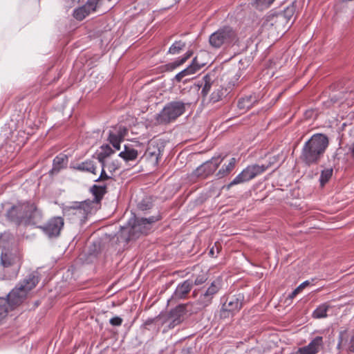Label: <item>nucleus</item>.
<instances>
[{
  "label": "nucleus",
  "mask_w": 354,
  "mask_h": 354,
  "mask_svg": "<svg viewBox=\"0 0 354 354\" xmlns=\"http://www.w3.org/2000/svg\"><path fill=\"white\" fill-rule=\"evenodd\" d=\"M214 82V75L207 74L199 82L198 86L202 87L201 95L203 97H206L209 93L212 86Z\"/></svg>",
  "instance_id": "obj_20"
},
{
  "label": "nucleus",
  "mask_w": 354,
  "mask_h": 354,
  "mask_svg": "<svg viewBox=\"0 0 354 354\" xmlns=\"http://www.w3.org/2000/svg\"><path fill=\"white\" fill-rule=\"evenodd\" d=\"M193 288L192 279H187L178 285L172 297L171 300L185 299Z\"/></svg>",
  "instance_id": "obj_18"
},
{
  "label": "nucleus",
  "mask_w": 354,
  "mask_h": 354,
  "mask_svg": "<svg viewBox=\"0 0 354 354\" xmlns=\"http://www.w3.org/2000/svg\"><path fill=\"white\" fill-rule=\"evenodd\" d=\"M295 12L293 6L288 7L283 12L278 13V15H282L286 19V24L290 19Z\"/></svg>",
  "instance_id": "obj_39"
},
{
  "label": "nucleus",
  "mask_w": 354,
  "mask_h": 354,
  "mask_svg": "<svg viewBox=\"0 0 354 354\" xmlns=\"http://www.w3.org/2000/svg\"><path fill=\"white\" fill-rule=\"evenodd\" d=\"M299 293V290L296 288L288 295L287 299H292Z\"/></svg>",
  "instance_id": "obj_49"
},
{
  "label": "nucleus",
  "mask_w": 354,
  "mask_h": 354,
  "mask_svg": "<svg viewBox=\"0 0 354 354\" xmlns=\"http://www.w3.org/2000/svg\"><path fill=\"white\" fill-rule=\"evenodd\" d=\"M90 12L83 6L80 8L75 9L73 12V17L77 20H83Z\"/></svg>",
  "instance_id": "obj_34"
},
{
  "label": "nucleus",
  "mask_w": 354,
  "mask_h": 354,
  "mask_svg": "<svg viewBox=\"0 0 354 354\" xmlns=\"http://www.w3.org/2000/svg\"><path fill=\"white\" fill-rule=\"evenodd\" d=\"M91 191L94 196L93 202L99 203L106 193V185H93L91 188ZM91 202L93 203V201Z\"/></svg>",
  "instance_id": "obj_24"
},
{
  "label": "nucleus",
  "mask_w": 354,
  "mask_h": 354,
  "mask_svg": "<svg viewBox=\"0 0 354 354\" xmlns=\"http://www.w3.org/2000/svg\"><path fill=\"white\" fill-rule=\"evenodd\" d=\"M186 46L185 42L180 40L175 41L169 48L168 53L177 55L180 53Z\"/></svg>",
  "instance_id": "obj_32"
},
{
  "label": "nucleus",
  "mask_w": 354,
  "mask_h": 354,
  "mask_svg": "<svg viewBox=\"0 0 354 354\" xmlns=\"http://www.w3.org/2000/svg\"><path fill=\"white\" fill-rule=\"evenodd\" d=\"M297 290H299V293L303 290V288L299 285L297 288Z\"/></svg>",
  "instance_id": "obj_55"
},
{
  "label": "nucleus",
  "mask_w": 354,
  "mask_h": 354,
  "mask_svg": "<svg viewBox=\"0 0 354 354\" xmlns=\"http://www.w3.org/2000/svg\"><path fill=\"white\" fill-rule=\"evenodd\" d=\"M91 210L92 202L89 200L81 202L74 201L62 208L64 216L72 221H79L80 224L85 222Z\"/></svg>",
  "instance_id": "obj_5"
},
{
  "label": "nucleus",
  "mask_w": 354,
  "mask_h": 354,
  "mask_svg": "<svg viewBox=\"0 0 354 354\" xmlns=\"http://www.w3.org/2000/svg\"><path fill=\"white\" fill-rule=\"evenodd\" d=\"M17 260V257H14L9 252H4L1 255V262L4 267H9L12 266Z\"/></svg>",
  "instance_id": "obj_29"
},
{
  "label": "nucleus",
  "mask_w": 354,
  "mask_h": 354,
  "mask_svg": "<svg viewBox=\"0 0 354 354\" xmlns=\"http://www.w3.org/2000/svg\"><path fill=\"white\" fill-rule=\"evenodd\" d=\"M310 284V282L308 281H305L304 282H303L302 283H301V286L303 288H305L306 286H308V285Z\"/></svg>",
  "instance_id": "obj_52"
},
{
  "label": "nucleus",
  "mask_w": 354,
  "mask_h": 354,
  "mask_svg": "<svg viewBox=\"0 0 354 354\" xmlns=\"http://www.w3.org/2000/svg\"><path fill=\"white\" fill-rule=\"evenodd\" d=\"M193 52L192 51H187L183 57L178 59L179 63L183 64L188 59L191 57L192 55Z\"/></svg>",
  "instance_id": "obj_47"
},
{
  "label": "nucleus",
  "mask_w": 354,
  "mask_h": 354,
  "mask_svg": "<svg viewBox=\"0 0 354 354\" xmlns=\"http://www.w3.org/2000/svg\"><path fill=\"white\" fill-rule=\"evenodd\" d=\"M198 313L193 303L180 304L172 309L169 313V319L171 322L169 324L170 328H174L180 324L188 316Z\"/></svg>",
  "instance_id": "obj_8"
},
{
  "label": "nucleus",
  "mask_w": 354,
  "mask_h": 354,
  "mask_svg": "<svg viewBox=\"0 0 354 354\" xmlns=\"http://www.w3.org/2000/svg\"><path fill=\"white\" fill-rule=\"evenodd\" d=\"M277 161V158L275 156L272 157L268 164L261 165V166H268V169L271 167L272 165Z\"/></svg>",
  "instance_id": "obj_48"
},
{
  "label": "nucleus",
  "mask_w": 354,
  "mask_h": 354,
  "mask_svg": "<svg viewBox=\"0 0 354 354\" xmlns=\"http://www.w3.org/2000/svg\"><path fill=\"white\" fill-rule=\"evenodd\" d=\"M268 169V166H260L257 164L248 165L229 184L223 187L229 190L232 187L247 183L256 176L263 174Z\"/></svg>",
  "instance_id": "obj_7"
},
{
  "label": "nucleus",
  "mask_w": 354,
  "mask_h": 354,
  "mask_svg": "<svg viewBox=\"0 0 354 354\" xmlns=\"http://www.w3.org/2000/svg\"><path fill=\"white\" fill-rule=\"evenodd\" d=\"M152 206V203L148 198H144L141 202H140L138 205V207L141 211H146L149 209Z\"/></svg>",
  "instance_id": "obj_40"
},
{
  "label": "nucleus",
  "mask_w": 354,
  "mask_h": 354,
  "mask_svg": "<svg viewBox=\"0 0 354 354\" xmlns=\"http://www.w3.org/2000/svg\"><path fill=\"white\" fill-rule=\"evenodd\" d=\"M338 346H343L351 352H354V335H351L345 342H344V340L341 339Z\"/></svg>",
  "instance_id": "obj_35"
},
{
  "label": "nucleus",
  "mask_w": 354,
  "mask_h": 354,
  "mask_svg": "<svg viewBox=\"0 0 354 354\" xmlns=\"http://www.w3.org/2000/svg\"><path fill=\"white\" fill-rule=\"evenodd\" d=\"M108 140L116 150L120 149V142L123 140L113 130L109 131Z\"/></svg>",
  "instance_id": "obj_30"
},
{
  "label": "nucleus",
  "mask_w": 354,
  "mask_h": 354,
  "mask_svg": "<svg viewBox=\"0 0 354 354\" xmlns=\"http://www.w3.org/2000/svg\"><path fill=\"white\" fill-rule=\"evenodd\" d=\"M333 173V168H326L321 171L319 182L321 186H324L331 178Z\"/></svg>",
  "instance_id": "obj_31"
},
{
  "label": "nucleus",
  "mask_w": 354,
  "mask_h": 354,
  "mask_svg": "<svg viewBox=\"0 0 354 354\" xmlns=\"http://www.w3.org/2000/svg\"><path fill=\"white\" fill-rule=\"evenodd\" d=\"M330 306L326 303L319 306L313 313V317L315 319L325 318L327 317V311Z\"/></svg>",
  "instance_id": "obj_28"
},
{
  "label": "nucleus",
  "mask_w": 354,
  "mask_h": 354,
  "mask_svg": "<svg viewBox=\"0 0 354 354\" xmlns=\"http://www.w3.org/2000/svg\"><path fill=\"white\" fill-rule=\"evenodd\" d=\"M114 153V151L109 145H104L101 147V151L97 153V160L104 166L106 159Z\"/></svg>",
  "instance_id": "obj_25"
},
{
  "label": "nucleus",
  "mask_w": 354,
  "mask_h": 354,
  "mask_svg": "<svg viewBox=\"0 0 354 354\" xmlns=\"http://www.w3.org/2000/svg\"><path fill=\"white\" fill-rule=\"evenodd\" d=\"M243 297L241 295H234L227 298L220 310L221 318L226 319L230 316H233L241 310L243 306Z\"/></svg>",
  "instance_id": "obj_11"
},
{
  "label": "nucleus",
  "mask_w": 354,
  "mask_h": 354,
  "mask_svg": "<svg viewBox=\"0 0 354 354\" xmlns=\"http://www.w3.org/2000/svg\"><path fill=\"white\" fill-rule=\"evenodd\" d=\"M286 25V19L282 15L269 14L263 20L261 28L263 31L283 30Z\"/></svg>",
  "instance_id": "obj_13"
},
{
  "label": "nucleus",
  "mask_w": 354,
  "mask_h": 354,
  "mask_svg": "<svg viewBox=\"0 0 354 354\" xmlns=\"http://www.w3.org/2000/svg\"><path fill=\"white\" fill-rule=\"evenodd\" d=\"M216 253H218V248H216Z\"/></svg>",
  "instance_id": "obj_58"
},
{
  "label": "nucleus",
  "mask_w": 354,
  "mask_h": 354,
  "mask_svg": "<svg viewBox=\"0 0 354 354\" xmlns=\"http://www.w3.org/2000/svg\"><path fill=\"white\" fill-rule=\"evenodd\" d=\"M328 144V138L326 135L314 134L305 142L300 155L301 160L308 166L318 164Z\"/></svg>",
  "instance_id": "obj_2"
},
{
  "label": "nucleus",
  "mask_w": 354,
  "mask_h": 354,
  "mask_svg": "<svg viewBox=\"0 0 354 354\" xmlns=\"http://www.w3.org/2000/svg\"><path fill=\"white\" fill-rule=\"evenodd\" d=\"M68 158L66 154L60 153L53 161V167L50 171L51 175L57 174L62 169L67 167Z\"/></svg>",
  "instance_id": "obj_19"
},
{
  "label": "nucleus",
  "mask_w": 354,
  "mask_h": 354,
  "mask_svg": "<svg viewBox=\"0 0 354 354\" xmlns=\"http://www.w3.org/2000/svg\"><path fill=\"white\" fill-rule=\"evenodd\" d=\"M347 92H351V93H352V92H354V91H353V90H349V89H348V90L347 91Z\"/></svg>",
  "instance_id": "obj_57"
},
{
  "label": "nucleus",
  "mask_w": 354,
  "mask_h": 354,
  "mask_svg": "<svg viewBox=\"0 0 354 354\" xmlns=\"http://www.w3.org/2000/svg\"><path fill=\"white\" fill-rule=\"evenodd\" d=\"M39 282L37 272H32L21 281L8 295V299L0 298V321L8 312V306L12 308L20 305L26 298L28 292Z\"/></svg>",
  "instance_id": "obj_1"
},
{
  "label": "nucleus",
  "mask_w": 354,
  "mask_h": 354,
  "mask_svg": "<svg viewBox=\"0 0 354 354\" xmlns=\"http://www.w3.org/2000/svg\"><path fill=\"white\" fill-rule=\"evenodd\" d=\"M255 102V97L252 95L246 96L239 100L238 107L241 110H248L253 106Z\"/></svg>",
  "instance_id": "obj_26"
},
{
  "label": "nucleus",
  "mask_w": 354,
  "mask_h": 354,
  "mask_svg": "<svg viewBox=\"0 0 354 354\" xmlns=\"http://www.w3.org/2000/svg\"><path fill=\"white\" fill-rule=\"evenodd\" d=\"M97 2L94 0H88L84 6L86 8V10L91 13L95 10Z\"/></svg>",
  "instance_id": "obj_43"
},
{
  "label": "nucleus",
  "mask_w": 354,
  "mask_h": 354,
  "mask_svg": "<svg viewBox=\"0 0 354 354\" xmlns=\"http://www.w3.org/2000/svg\"><path fill=\"white\" fill-rule=\"evenodd\" d=\"M185 104L181 101H173L167 104L162 110L156 115V122L158 124H166L176 120L184 113Z\"/></svg>",
  "instance_id": "obj_6"
},
{
  "label": "nucleus",
  "mask_w": 354,
  "mask_h": 354,
  "mask_svg": "<svg viewBox=\"0 0 354 354\" xmlns=\"http://www.w3.org/2000/svg\"><path fill=\"white\" fill-rule=\"evenodd\" d=\"M180 65H182V64L179 63V59H178L175 62L167 64L165 67L167 68V70L172 71Z\"/></svg>",
  "instance_id": "obj_45"
},
{
  "label": "nucleus",
  "mask_w": 354,
  "mask_h": 354,
  "mask_svg": "<svg viewBox=\"0 0 354 354\" xmlns=\"http://www.w3.org/2000/svg\"><path fill=\"white\" fill-rule=\"evenodd\" d=\"M105 169H106L105 167V165L104 166L103 165H102L101 174H100V176L97 179L95 180V182H102V181L107 180L112 178L111 176H109L106 174V172L105 171Z\"/></svg>",
  "instance_id": "obj_41"
},
{
  "label": "nucleus",
  "mask_w": 354,
  "mask_h": 354,
  "mask_svg": "<svg viewBox=\"0 0 354 354\" xmlns=\"http://www.w3.org/2000/svg\"><path fill=\"white\" fill-rule=\"evenodd\" d=\"M193 295H194V297H196V290H194V292H193Z\"/></svg>",
  "instance_id": "obj_56"
},
{
  "label": "nucleus",
  "mask_w": 354,
  "mask_h": 354,
  "mask_svg": "<svg viewBox=\"0 0 354 354\" xmlns=\"http://www.w3.org/2000/svg\"><path fill=\"white\" fill-rule=\"evenodd\" d=\"M73 168L81 171L90 172L94 174H96V167L95 166L93 161L91 160H87L84 162L77 164Z\"/></svg>",
  "instance_id": "obj_23"
},
{
  "label": "nucleus",
  "mask_w": 354,
  "mask_h": 354,
  "mask_svg": "<svg viewBox=\"0 0 354 354\" xmlns=\"http://www.w3.org/2000/svg\"><path fill=\"white\" fill-rule=\"evenodd\" d=\"M113 131L118 135L120 138L124 140L127 133V129L124 126H118L113 129Z\"/></svg>",
  "instance_id": "obj_42"
},
{
  "label": "nucleus",
  "mask_w": 354,
  "mask_h": 354,
  "mask_svg": "<svg viewBox=\"0 0 354 354\" xmlns=\"http://www.w3.org/2000/svg\"><path fill=\"white\" fill-rule=\"evenodd\" d=\"M205 65V63L199 62L198 61V58H194L192 64L187 68L183 70L175 76L176 81L180 82L183 77L187 75L195 74Z\"/></svg>",
  "instance_id": "obj_16"
},
{
  "label": "nucleus",
  "mask_w": 354,
  "mask_h": 354,
  "mask_svg": "<svg viewBox=\"0 0 354 354\" xmlns=\"http://www.w3.org/2000/svg\"><path fill=\"white\" fill-rule=\"evenodd\" d=\"M223 159L224 157H221L220 155L212 157L211 160L206 161L196 169V176L206 178L210 174H212L221 164Z\"/></svg>",
  "instance_id": "obj_14"
},
{
  "label": "nucleus",
  "mask_w": 354,
  "mask_h": 354,
  "mask_svg": "<svg viewBox=\"0 0 354 354\" xmlns=\"http://www.w3.org/2000/svg\"><path fill=\"white\" fill-rule=\"evenodd\" d=\"M123 322V319L120 317H113L109 320V323L111 325L113 326H120L122 325Z\"/></svg>",
  "instance_id": "obj_44"
},
{
  "label": "nucleus",
  "mask_w": 354,
  "mask_h": 354,
  "mask_svg": "<svg viewBox=\"0 0 354 354\" xmlns=\"http://www.w3.org/2000/svg\"><path fill=\"white\" fill-rule=\"evenodd\" d=\"M349 152H350L351 158L354 160V142L352 143V145L349 147Z\"/></svg>",
  "instance_id": "obj_50"
},
{
  "label": "nucleus",
  "mask_w": 354,
  "mask_h": 354,
  "mask_svg": "<svg viewBox=\"0 0 354 354\" xmlns=\"http://www.w3.org/2000/svg\"><path fill=\"white\" fill-rule=\"evenodd\" d=\"M194 279L192 280L193 286H200L205 283L208 279V274L207 272H202L201 274L193 277Z\"/></svg>",
  "instance_id": "obj_36"
},
{
  "label": "nucleus",
  "mask_w": 354,
  "mask_h": 354,
  "mask_svg": "<svg viewBox=\"0 0 354 354\" xmlns=\"http://www.w3.org/2000/svg\"><path fill=\"white\" fill-rule=\"evenodd\" d=\"M190 353H191V348H187L182 349V354H190Z\"/></svg>",
  "instance_id": "obj_51"
},
{
  "label": "nucleus",
  "mask_w": 354,
  "mask_h": 354,
  "mask_svg": "<svg viewBox=\"0 0 354 354\" xmlns=\"http://www.w3.org/2000/svg\"><path fill=\"white\" fill-rule=\"evenodd\" d=\"M323 344L322 337L317 336L307 346L299 348L295 353L297 354H317Z\"/></svg>",
  "instance_id": "obj_17"
},
{
  "label": "nucleus",
  "mask_w": 354,
  "mask_h": 354,
  "mask_svg": "<svg viewBox=\"0 0 354 354\" xmlns=\"http://www.w3.org/2000/svg\"><path fill=\"white\" fill-rule=\"evenodd\" d=\"M6 216L17 225H37L41 220L42 214L34 204L27 203L12 206Z\"/></svg>",
  "instance_id": "obj_3"
},
{
  "label": "nucleus",
  "mask_w": 354,
  "mask_h": 354,
  "mask_svg": "<svg viewBox=\"0 0 354 354\" xmlns=\"http://www.w3.org/2000/svg\"><path fill=\"white\" fill-rule=\"evenodd\" d=\"M105 167L111 174H113V172L120 169V163L118 160H112L110 162H106L105 161Z\"/></svg>",
  "instance_id": "obj_38"
},
{
  "label": "nucleus",
  "mask_w": 354,
  "mask_h": 354,
  "mask_svg": "<svg viewBox=\"0 0 354 354\" xmlns=\"http://www.w3.org/2000/svg\"><path fill=\"white\" fill-rule=\"evenodd\" d=\"M214 254H215V252H214V248H212L210 250V251H209V254H210V256L214 257Z\"/></svg>",
  "instance_id": "obj_54"
},
{
  "label": "nucleus",
  "mask_w": 354,
  "mask_h": 354,
  "mask_svg": "<svg viewBox=\"0 0 354 354\" xmlns=\"http://www.w3.org/2000/svg\"><path fill=\"white\" fill-rule=\"evenodd\" d=\"M275 0H252V5L259 10L268 8Z\"/></svg>",
  "instance_id": "obj_33"
},
{
  "label": "nucleus",
  "mask_w": 354,
  "mask_h": 354,
  "mask_svg": "<svg viewBox=\"0 0 354 354\" xmlns=\"http://www.w3.org/2000/svg\"><path fill=\"white\" fill-rule=\"evenodd\" d=\"M224 94L225 91H223V89L218 88L212 93L210 95V101L212 102L213 103L218 102L220 100H221Z\"/></svg>",
  "instance_id": "obj_37"
},
{
  "label": "nucleus",
  "mask_w": 354,
  "mask_h": 354,
  "mask_svg": "<svg viewBox=\"0 0 354 354\" xmlns=\"http://www.w3.org/2000/svg\"><path fill=\"white\" fill-rule=\"evenodd\" d=\"M159 317H156L147 319L142 325V328L148 330H154L158 332L160 329V324H158Z\"/></svg>",
  "instance_id": "obj_27"
},
{
  "label": "nucleus",
  "mask_w": 354,
  "mask_h": 354,
  "mask_svg": "<svg viewBox=\"0 0 354 354\" xmlns=\"http://www.w3.org/2000/svg\"><path fill=\"white\" fill-rule=\"evenodd\" d=\"M138 156V153L136 149L127 145L124 146V151L119 153V156L126 162L135 160Z\"/></svg>",
  "instance_id": "obj_22"
},
{
  "label": "nucleus",
  "mask_w": 354,
  "mask_h": 354,
  "mask_svg": "<svg viewBox=\"0 0 354 354\" xmlns=\"http://www.w3.org/2000/svg\"><path fill=\"white\" fill-rule=\"evenodd\" d=\"M64 218L61 216H54L50 218L45 224L38 225L40 229L49 238L57 237L64 227Z\"/></svg>",
  "instance_id": "obj_12"
},
{
  "label": "nucleus",
  "mask_w": 354,
  "mask_h": 354,
  "mask_svg": "<svg viewBox=\"0 0 354 354\" xmlns=\"http://www.w3.org/2000/svg\"><path fill=\"white\" fill-rule=\"evenodd\" d=\"M160 219V216H152L149 218H136L133 225L129 231L128 240L136 239L141 234H147L150 229V225L157 222Z\"/></svg>",
  "instance_id": "obj_10"
},
{
  "label": "nucleus",
  "mask_w": 354,
  "mask_h": 354,
  "mask_svg": "<svg viewBox=\"0 0 354 354\" xmlns=\"http://www.w3.org/2000/svg\"><path fill=\"white\" fill-rule=\"evenodd\" d=\"M238 41L237 32L229 26L220 28L209 37V43L214 48H226L237 44Z\"/></svg>",
  "instance_id": "obj_4"
},
{
  "label": "nucleus",
  "mask_w": 354,
  "mask_h": 354,
  "mask_svg": "<svg viewBox=\"0 0 354 354\" xmlns=\"http://www.w3.org/2000/svg\"><path fill=\"white\" fill-rule=\"evenodd\" d=\"M164 147L159 145L156 141L149 142L147 150L145 153V157L151 163L157 165L161 156Z\"/></svg>",
  "instance_id": "obj_15"
},
{
  "label": "nucleus",
  "mask_w": 354,
  "mask_h": 354,
  "mask_svg": "<svg viewBox=\"0 0 354 354\" xmlns=\"http://www.w3.org/2000/svg\"><path fill=\"white\" fill-rule=\"evenodd\" d=\"M202 55H196L194 58H198V61L201 63H205L207 64L206 62H203V60H201V57Z\"/></svg>",
  "instance_id": "obj_53"
},
{
  "label": "nucleus",
  "mask_w": 354,
  "mask_h": 354,
  "mask_svg": "<svg viewBox=\"0 0 354 354\" xmlns=\"http://www.w3.org/2000/svg\"><path fill=\"white\" fill-rule=\"evenodd\" d=\"M221 288V279H216L211 283L210 286L199 296L198 299L193 303L198 312L204 310L212 303L213 298Z\"/></svg>",
  "instance_id": "obj_9"
},
{
  "label": "nucleus",
  "mask_w": 354,
  "mask_h": 354,
  "mask_svg": "<svg viewBox=\"0 0 354 354\" xmlns=\"http://www.w3.org/2000/svg\"><path fill=\"white\" fill-rule=\"evenodd\" d=\"M193 52L192 51H187L183 57L178 59L179 63L183 64L188 59L191 57L192 55Z\"/></svg>",
  "instance_id": "obj_46"
},
{
  "label": "nucleus",
  "mask_w": 354,
  "mask_h": 354,
  "mask_svg": "<svg viewBox=\"0 0 354 354\" xmlns=\"http://www.w3.org/2000/svg\"><path fill=\"white\" fill-rule=\"evenodd\" d=\"M236 164V159L232 158L227 165H223L222 167L216 174V177L218 179L223 178L227 176L235 168Z\"/></svg>",
  "instance_id": "obj_21"
}]
</instances>
